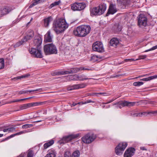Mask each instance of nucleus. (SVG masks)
<instances>
[{
  "mask_svg": "<svg viewBox=\"0 0 157 157\" xmlns=\"http://www.w3.org/2000/svg\"><path fill=\"white\" fill-rule=\"evenodd\" d=\"M68 27V25L63 19H58L53 23V30L57 33L63 32Z\"/></svg>",
  "mask_w": 157,
  "mask_h": 157,
  "instance_id": "f257e3e1",
  "label": "nucleus"
},
{
  "mask_svg": "<svg viewBox=\"0 0 157 157\" xmlns=\"http://www.w3.org/2000/svg\"><path fill=\"white\" fill-rule=\"evenodd\" d=\"M88 25H82L77 27L73 31V33L75 36L79 37H83L88 33Z\"/></svg>",
  "mask_w": 157,
  "mask_h": 157,
  "instance_id": "f03ea898",
  "label": "nucleus"
},
{
  "mask_svg": "<svg viewBox=\"0 0 157 157\" xmlns=\"http://www.w3.org/2000/svg\"><path fill=\"white\" fill-rule=\"evenodd\" d=\"M106 6L105 4H102L98 7L90 9V14L92 16L100 15L103 14L105 11Z\"/></svg>",
  "mask_w": 157,
  "mask_h": 157,
  "instance_id": "7ed1b4c3",
  "label": "nucleus"
},
{
  "mask_svg": "<svg viewBox=\"0 0 157 157\" xmlns=\"http://www.w3.org/2000/svg\"><path fill=\"white\" fill-rule=\"evenodd\" d=\"M44 52L46 55H49L57 53V49L53 44H46L44 47Z\"/></svg>",
  "mask_w": 157,
  "mask_h": 157,
  "instance_id": "20e7f679",
  "label": "nucleus"
},
{
  "mask_svg": "<svg viewBox=\"0 0 157 157\" xmlns=\"http://www.w3.org/2000/svg\"><path fill=\"white\" fill-rule=\"evenodd\" d=\"M93 51L99 53H102L104 52V48L102 42L97 41L94 42L92 46Z\"/></svg>",
  "mask_w": 157,
  "mask_h": 157,
  "instance_id": "39448f33",
  "label": "nucleus"
},
{
  "mask_svg": "<svg viewBox=\"0 0 157 157\" xmlns=\"http://www.w3.org/2000/svg\"><path fill=\"white\" fill-rule=\"evenodd\" d=\"M86 5L84 2H75L71 5V8L73 11H81L83 10Z\"/></svg>",
  "mask_w": 157,
  "mask_h": 157,
  "instance_id": "423d86ee",
  "label": "nucleus"
},
{
  "mask_svg": "<svg viewBox=\"0 0 157 157\" xmlns=\"http://www.w3.org/2000/svg\"><path fill=\"white\" fill-rule=\"evenodd\" d=\"M30 53L34 57L42 58L43 56L41 52V48H32L31 50H29Z\"/></svg>",
  "mask_w": 157,
  "mask_h": 157,
  "instance_id": "0eeeda50",
  "label": "nucleus"
},
{
  "mask_svg": "<svg viewBox=\"0 0 157 157\" xmlns=\"http://www.w3.org/2000/svg\"><path fill=\"white\" fill-rule=\"evenodd\" d=\"M147 19L143 14L140 15L138 17V25L141 27H145L147 24Z\"/></svg>",
  "mask_w": 157,
  "mask_h": 157,
  "instance_id": "6e6552de",
  "label": "nucleus"
},
{
  "mask_svg": "<svg viewBox=\"0 0 157 157\" xmlns=\"http://www.w3.org/2000/svg\"><path fill=\"white\" fill-rule=\"evenodd\" d=\"M127 145V144L126 142L120 143L115 148L116 154L118 155H121L122 152L125 149Z\"/></svg>",
  "mask_w": 157,
  "mask_h": 157,
  "instance_id": "1a4fd4ad",
  "label": "nucleus"
},
{
  "mask_svg": "<svg viewBox=\"0 0 157 157\" xmlns=\"http://www.w3.org/2000/svg\"><path fill=\"white\" fill-rule=\"evenodd\" d=\"M42 43V38L39 36H35L33 41L34 46H36V48H41V45Z\"/></svg>",
  "mask_w": 157,
  "mask_h": 157,
  "instance_id": "9d476101",
  "label": "nucleus"
},
{
  "mask_svg": "<svg viewBox=\"0 0 157 157\" xmlns=\"http://www.w3.org/2000/svg\"><path fill=\"white\" fill-rule=\"evenodd\" d=\"M117 11L116 5L115 4H111L109 5L108 12L106 14V16H108L110 14H113Z\"/></svg>",
  "mask_w": 157,
  "mask_h": 157,
  "instance_id": "9b49d317",
  "label": "nucleus"
},
{
  "mask_svg": "<svg viewBox=\"0 0 157 157\" xmlns=\"http://www.w3.org/2000/svg\"><path fill=\"white\" fill-rule=\"evenodd\" d=\"M78 136V135L77 134L75 135H71L65 136L63 138L62 140V142H61L60 143H64L68 142L71 141L73 139L77 137Z\"/></svg>",
  "mask_w": 157,
  "mask_h": 157,
  "instance_id": "f8f14e48",
  "label": "nucleus"
},
{
  "mask_svg": "<svg viewBox=\"0 0 157 157\" xmlns=\"http://www.w3.org/2000/svg\"><path fill=\"white\" fill-rule=\"evenodd\" d=\"M135 149L133 147L128 148L125 151L124 154V157H131L135 153Z\"/></svg>",
  "mask_w": 157,
  "mask_h": 157,
  "instance_id": "ddd939ff",
  "label": "nucleus"
},
{
  "mask_svg": "<svg viewBox=\"0 0 157 157\" xmlns=\"http://www.w3.org/2000/svg\"><path fill=\"white\" fill-rule=\"evenodd\" d=\"M136 103V102H128L126 101H120L119 108H121L125 106H133Z\"/></svg>",
  "mask_w": 157,
  "mask_h": 157,
  "instance_id": "4468645a",
  "label": "nucleus"
},
{
  "mask_svg": "<svg viewBox=\"0 0 157 157\" xmlns=\"http://www.w3.org/2000/svg\"><path fill=\"white\" fill-rule=\"evenodd\" d=\"M53 37V36L50 31L49 30L44 35V40L46 42H51L52 41Z\"/></svg>",
  "mask_w": 157,
  "mask_h": 157,
  "instance_id": "2eb2a0df",
  "label": "nucleus"
},
{
  "mask_svg": "<svg viewBox=\"0 0 157 157\" xmlns=\"http://www.w3.org/2000/svg\"><path fill=\"white\" fill-rule=\"evenodd\" d=\"M12 10L11 7H4L0 9L1 13L3 16L8 14Z\"/></svg>",
  "mask_w": 157,
  "mask_h": 157,
  "instance_id": "dca6fc26",
  "label": "nucleus"
},
{
  "mask_svg": "<svg viewBox=\"0 0 157 157\" xmlns=\"http://www.w3.org/2000/svg\"><path fill=\"white\" fill-rule=\"evenodd\" d=\"M45 102H35L26 104L27 109L44 104Z\"/></svg>",
  "mask_w": 157,
  "mask_h": 157,
  "instance_id": "f3484780",
  "label": "nucleus"
},
{
  "mask_svg": "<svg viewBox=\"0 0 157 157\" xmlns=\"http://www.w3.org/2000/svg\"><path fill=\"white\" fill-rule=\"evenodd\" d=\"M48 153L44 157H56V153L54 149L49 150L48 151Z\"/></svg>",
  "mask_w": 157,
  "mask_h": 157,
  "instance_id": "a211bd4d",
  "label": "nucleus"
},
{
  "mask_svg": "<svg viewBox=\"0 0 157 157\" xmlns=\"http://www.w3.org/2000/svg\"><path fill=\"white\" fill-rule=\"evenodd\" d=\"M118 40L115 38L112 39L110 41V44L111 46L116 47L119 43Z\"/></svg>",
  "mask_w": 157,
  "mask_h": 157,
  "instance_id": "6ab92c4d",
  "label": "nucleus"
},
{
  "mask_svg": "<svg viewBox=\"0 0 157 157\" xmlns=\"http://www.w3.org/2000/svg\"><path fill=\"white\" fill-rule=\"evenodd\" d=\"M68 74L67 71H55L52 73L53 76Z\"/></svg>",
  "mask_w": 157,
  "mask_h": 157,
  "instance_id": "aec40b11",
  "label": "nucleus"
},
{
  "mask_svg": "<svg viewBox=\"0 0 157 157\" xmlns=\"http://www.w3.org/2000/svg\"><path fill=\"white\" fill-rule=\"evenodd\" d=\"M54 141L53 140H52L50 141L46 142L44 144L43 148V150H44L47 149V148L52 145L54 144Z\"/></svg>",
  "mask_w": 157,
  "mask_h": 157,
  "instance_id": "412c9836",
  "label": "nucleus"
},
{
  "mask_svg": "<svg viewBox=\"0 0 157 157\" xmlns=\"http://www.w3.org/2000/svg\"><path fill=\"white\" fill-rule=\"evenodd\" d=\"M146 112H144L143 113H136L135 111H132L129 113V115L132 116L133 117H141L142 115H145L146 113Z\"/></svg>",
  "mask_w": 157,
  "mask_h": 157,
  "instance_id": "4be33fe9",
  "label": "nucleus"
},
{
  "mask_svg": "<svg viewBox=\"0 0 157 157\" xmlns=\"http://www.w3.org/2000/svg\"><path fill=\"white\" fill-rule=\"evenodd\" d=\"M52 20V18L51 16L46 18L44 19V27H48L50 22Z\"/></svg>",
  "mask_w": 157,
  "mask_h": 157,
  "instance_id": "5701e85b",
  "label": "nucleus"
},
{
  "mask_svg": "<svg viewBox=\"0 0 157 157\" xmlns=\"http://www.w3.org/2000/svg\"><path fill=\"white\" fill-rule=\"evenodd\" d=\"M82 87L79 84L74 85L70 86L67 88V90L68 91H71L75 89H77L82 88Z\"/></svg>",
  "mask_w": 157,
  "mask_h": 157,
  "instance_id": "b1692460",
  "label": "nucleus"
},
{
  "mask_svg": "<svg viewBox=\"0 0 157 157\" xmlns=\"http://www.w3.org/2000/svg\"><path fill=\"white\" fill-rule=\"evenodd\" d=\"M80 71V68L77 67L72 68L70 70L67 71L68 74L75 73Z\"/></svg>",
  "mask_w": 157,
  "mask_h": 157,
  "instance_id": "393cba45",
  "label": "nucleus"
},
{
  "mask_svg": "<svg viewBox=\"0 0 157 157\" xmlns=\"http://www.w3.org/2000/svg\"><path fill=\"white\" fill-rule=\"evenodd\" d=\"M34 36L33 31L31 30H28L26 33V36L29 38V40L31 39Z\"/></svg>",
  "mask_w": 157,
  "mask_h": 157,
  "instance_id": "a878e982",
  "label": "nucleus"
},
{
  "mask_svg": "<svg viewBox=\"0 0 157 157\" xmlns=\"http://www.w3.org/2000/svg\"><path fill=\"white\" fill-rule=\"evenodd\" d=\"M96 137V135L94 133L89 134V144L94 141Z\"/></svg>",
  "mask_w": 157,
  "mask_h": 157,
  "instance_id": "bb28decb",
  "label": "nucleus"
},
{
  "mask_svg": "<svg viewBox=\"0 0 157 157\" xmlns=\"http://www.w3.org/2000/svg\"><path fill=\"white\" fill-rule=\"evenodd\" d=\"M35 2L31 4L29 6V8H31L41 2L46 1V0H34Z\"/></svg>",
  "mask_w": 157,
  "mask_h": 157,
  "instance_id": "cd10ccee",
  "label": "nucleus"
},
{
  "mask_svg": "<svg viewBox=\"0 0 157 157\" xmlns=\"http://www.w3.org/2000/svg\"><path fill=\"white\" fill-rule=\"evenodd\" d=\"M34 97L33 96V97H29V98H23V99H17V100H15L11 101H9L8 102V103L10 104V103H13V102H19V101H22L25 100L27 99H30L31 98H33Z\"/></svg>",
  "mask_w": 157,
  "mask_h": 157,
  "instance_id": "c85d7f7f",
  "label": "nucleus"
},
{
  "mask_svg": "<svg viewBox=\"0 0 157 157\" xmlns=\"http://www.w3.org/2000/svg\"><path fill=\"white\" fill-rule=\"evenodd\" d=\"M157 78V75H155L151 76H150L148 78H144L140 79V80L143 81H148L150 80H152L154 78Z\"/></svg>",
  "mask_w": 157,
  "mask_h": 157,
  "instance_id": "c756f323",
  "label": "nucleus"
},
{
  "mask_svg": "<svg viewBox=\"0 0 157 157\" xmlns=\"http://www.w3.org/2000/svg\"><path fill=\"white\" fill-rule=\"evenodd\" d=\"M98 57L95 55H91L90 59V61L92 62H94L98 60Z\"/></svg>",
  "mask_w": 157,
  "mask_h": 157,
  "instance_id": "7c9ffc66",
  "label": "nucleus"
},
{
  "mask_svg": "<svg viewBox=\"0 0 157 157\" xmlns=\"http://www.w3.org/2000/svg\"><path fill=\"white\" fill-rule=\"evenodd\" d=\"M60 3V1H56L53 2L48 7V8L49 9H51L53 7L58 5Z\"/></svg>",
  "mask_w": 157,
  "mask_h": 157,
  "instance_id": "2f4dec72",
  "label": "nucleus"
},
{
  "mask_svg": "<svg viewBox=\"0 0 157 157\" xmlns=\"http://www.w3.org/2000/svg\"><path fill=\"white\" fill-rule=\"evenodd\" d=\"M114 29H115L116 32L117 33L120 32L122 29L121 26L117 24L114 26Z\"/></svg>",
  "mask_w": 157,
  "mask_h": 157,
  "instance_id": "473e14b6",
  "label": "nucleus"
},
{
  "mask_svg": "<svg viewBox=\"0 0 157 157\" xmlns=\"http://www.w3.org/2000/svg\"><path fill=\"white\" fill-rule=\"evenodd\" d=\"M34 152L31 150L29 149L27 151V157H33L34 155Z\"/></svg>",
  "mask_w": 157,
  "mask_h": 157,
  "instance_id": "72a5a7b5",
  "label": "nucleus"
},
{
  "mask_svg": "<svg viewBox=\"0 0 157 157\" xmlns=\"http://www.w3.org/2000/svg\"><path fill=\"white\" fill-rule=\"evenodd\" d=\"M82 140L85 143H88V135L87 134L82 138Z\"/></svg>",
  "mask_w": 157,
  "mask_h": 157,
  "instance_id": "f704fd0d",
  "label": "nucleus"
},
{
  "mask_svg": "<svg viewBox=\"0 0 157 157\" xmlns=\"http://www.w3.org/2000/svg\"><path fill=\"white\" fill-rule=\"evenodd\" d=\"M79 155L80 152L78 151L77 150L73 152L71 157H79Z\"/></svg>",
  "mask_w": 157,
  "mask_h": 157,
  "instance_id": "c9c22d12",
  "label": "nucleus"
},
{
  "mask_svg": "<svg viewBox=\"0 0 157 157\" xmlns=\"http://www.w3.org/2000/svg\"><path fill=\"white\" fill-rule=\"evenodd\" d=\"M87 78H86L85 76L83 75H78V80H82L84 79H87Z\"/></svg>",
  "mask_w": 157,
  "mask_h": 157,
  "instance_id": "e433bc0d",
  "label": "nucleus"
},
{
  "mask_svg": "<svg viewBox=\"0 0 157 157\" xmlns=\"http://www.w3.org/2000/svg\"><path fill=\"white\" fill-rule=\"evenodd\" d=\"M4 67V62L3 59H0V69H2Z\"/></svg>",
  "mask_w": 157,
  "mask_h": 157,
  "instance_id": "4c0bfd02",
  "label": "nucleus"
},
{
  "mask_svg": "<svg viewBox=\"0 0 157 157\" xmlns=\"http://www.w3.org/2000/svg\"><path fill=\"white\" fill-rule=\"evenodd\" d=\"M97 94H104V95H109L110 94H108L107 95H106V93H89V96L90 95H96Z\"/></svg>",
  "mask_w": 157,
  "mask_h": 157,
  "instance_id": "58836bf2",
  "label": "nucleus"
},
{
  "mask_svg": "<svg viewBox=\"0 0 157 157\" xmlns=\"http://www.w3.org/2000/svg\"><path fill=\"white\" fill-rule=\"evenodd\" d=\"M33 125L32 124H26L24 125H23L22 126V128H31L33 126Z\"/></svg>",
  "mask_w": 157,
  "mask_h": 157,
  "instance_id": "ea45409f",
  "label": "nucleus"
},
{
  "mask_svg": "<svg viewBox=\"0 0 157 157\" xmlns=\"http://www.w3.org/2000/svg\"><path fill=\"white\" fill-rule=\"evenodd\" d=\"M143 82H134L133 85L135 86H140L143 84Z\"/></svg>",
  "mask_w": 157,
  "mask_h": 157,
  "instance_id": "a19ab883",
  "label": "nucleus"
},
{
  "mask_svg": "<svg viewBox=\"0 0 157 157\" xmlns=\"http://www.w3.org/2000/svg\"><path fill=\"white\" fill-rule=\"evenodd\" d=\"M64 77H67V80H74L73 75H69L67 76H64Z\"/></svg>",
  "mask_w": 157,
  "mask_h": 157,
  "instance_id": "79ce46f5",
  "label": "nucleus"
},
{
  "mask_svg": "<svg viewBox=\"0 0 157 157\" xmlns=\"http://www.w3.org/2000/svg\"><path fill=\"white\" fill-rule=\"evenodd\" d=\"M27 93L28 92H34L35 91H39V92H41L42 91V89L41 88H39L37 89H36L33 90H27Z\"/></svg>",
  "mask_w": 157,
  "mask_h": 157,
  "instance_id": "37998d69",
  "label": "nucleus"
},
{
  "mask_svg": "<svg viewBox=\"0 0 157 157\" xmlns=\"http://www.w3.org/2000/svg\"><path fill=\"white\" fill-rule=\"evenodd\" d=\"M23 44H22V42H21V41H19L17 42L16 44L15 45H13V46L14 48H16L17 47H18L19 46L22 45Z\"/></svg>",
  "mask_w": 157,
  "mask_h": 157,
  "instance_id": "c03bdc74",
  "label": "nucleus"
},
{
  "mask_svg": "<svg viewBox=\"0 0 157 157\" xmlns=\"http://www.w3.org/2000/svg\"><path fill=\"white\" fill-rule=\"evenodd\" d=\"M29 40H30L29 38H28L26 36L22 39L21 41V42H22V44H23L25 42Z\"/></svg>",
  "mask_w": 157,
  "mask_h": 157,
  "instance_id": "a18cd8bd",
  "label": "nucleus"
},
{
  "mask_svg": "<svg viewBox=\"0 0 157 157\" xmlns=\"http://www.w3.org/2000/svg\"><path fill=\"white\" fill-rule=\"evenodd\" d=\"M88 103V101H86V102H78V103H73V104L71 105V107H72L73 106H75V105H76L77 104H85Z\"/></svg>",
  "mask_w": 157,
  "mask_h": 157,
  "instance_id": "49530a36",
  "label": "nucleus"
},
{
  "mask_svg": "<svg viewBox=\"0 0 157 157\" xmlns=\"http://www.w3.org/2000/svg\"><path fill=\"white\" fill-rule=\"evenodd\" d=\"M19 108L20 110H23L27 109L26 104L21 105L20 106Z\"/></svg>",
  "mask_w": 157,
  "mask_h": 157,
  "instance_id": "de8ad7c7",
  "label": "nucleus"
},
{
  "mask_svg": "<svg viewBox=\"0 0 157 157\" xmlns=\"http://www.w3.org/2000/svg\"><path fill=\"white\" fill-rule=\"evenodd\" d=\"M157 48V45L155 46H153L150 49L145 50V52H148V51H150L153 50H155Z\"/></svg>",
  "mask_w": 157,
  "mask_h": 157,
  "instance_id": "09e8293b",
  "label": "nucleus"
},
{
  "mask_svg": "<svg viewBox=\"0 0 157 157\" xmlns=\"http://www.w3.org/2000/svg\"><path fill=\"white\" fill-rule=\"evenodd\" d=\"M30 76V75L29 74H26L25 75H21L20 77H19V78H26L27 77H28L29 76Z\"/></svg>",
  "mask_w": 157,
  "mask_h": 157,
  "instance_id": "8fccbe9b",
  "label": "nucleus"
},
{
  "mask_svg": "<svg viewBox=\"0 0 157 157\" xmlns=\"http://www.w3.org/2000/svg\"><path fill=\"white\" fill-rule=\"evenodd\" d=\"M27 91H27V90H21L19 92L18 94L19 95H21L22 94H27Z\"/></svg>",
  "mask_w": 157,
  "mask_h": 157,
  "instance_id": "3c124183",
  "label": "nucleus"
},
{
  "mask_svg": "<svg viewBox=\"0 0 157 157\" xmlns=\"http://www.w3.org/2000/svg\"><path fill=\"white\" fill-rule=\"evenodd\" d=\"M8 132H12L14 131H15V128L13 127H11L9 128H8Z\"/></svg>",
  "mask_w": 157,
  "mask_h": 157,
  "instance_id": "603ef678",
  "label": "nucleus"
},
{
  "mask_svg": "<svg viewBox=\"0 0 157 157\" xmlns=\"http://www.w3.org/2000/svg\"><path fill=\"white\" fill-rule=\"evenodd\" d=\"M146 57L147 56L146 55H140L139 56V59H136V60H138L139 59H143L146 58Z\"/></svg>",
  "mask_w": 157,
  "mask_h": 157,
  "instance_id": "864d4df0",
  "label": "nucleus"
},
{
  "mask_svg": "<svg viewBox=\"0 0 157 157\" xmlns=\"http://www.w3.org/2000/svg\"><path fill=\"white\" fill-rule=\"evenodd\" d=\"M26 132V131H21L20 132H17V133H16L15 134H15V136H17V135H20L22 134L23 133H24L25 132Z\"/></svg>",
  "mask_w": 157,
  "mask_h": 157,
  "instance_id": "5fc2aeb1",
  "label": "nucleus"
},
{
  "mask_svg": "<svg viewBox=\"0 0 157 157\" xmlns=\"http://www.w3.org/2000/svg\"><path fill=\"white\" fill-rule=\"evenodd\" d=\"M26 132V131H21L20 132H17V133H16L15 134H15V136H17V135H20L22 134L23 133H24L25 132Z\"/></svg>",
  "mask_w": 157,
  "mask_h": 157,
  "instance_id": "6e6d98bb",
  "label": "nucleus"
},
{
  "mask_svg": "<svg viewBox=\"0 0 157 157\" xmlns=\"http://www.w3.org/2000/svg\"><path fill=\"white\" fill-rule=\"evenodd\" d=\"M125 62H132L133 61H135L136 60H135L134 59H126L124 60Z\"/></svg>",
  "mask_w": 157,
  "mask_h": 157,
  "instance_id": "4d7b16f0",
  "label": "nucleus"
},
{
  "mask_svg": "<svg viewBox=\"0 0 157 157\" xmlns=\"http://www.w3.org/2000/svg\"><path fill=\"white\" fill-rule=\"evenodd\" d=\"M26 153H21L20 155L18 156V157H26Z\"/></svg>",
  "mask_w": 157,
  "mask_h": 157,
  "instance_id": "13d9d810",
  "label": "nucleus"
},
{
  "mask_svg": "<svg viewBox=\"0 0 157 157\" xmlns=\"http://www.w3.org/2000/svg\"><path fill=\"white\" fill-rule=\"evenodd\" d=\"M15 136V134H12V135H11L10 136H8V137H7L6 139H5V140H6L8 139H9V138L13 137L14 136Z\"/></svg>",
  "mask_w": 157,
  "mask_h": 157,
  "instance_id": "bf43d9fd",
  "label": "nucleus"
},
{
  "mask_svg": "<svg viewBox=\"0 0 157 157\" xmlns=\"http://www.w3.org/2000/svg\"><path fill=\"white\" fill-rule=\"evenodd\" d=\"M73 77L74 78V80H78V75H73Z\"/></svg>",
  "mask_w": 157,
  "mask_h": 157,
  "instance_id": "052dcab7",
  "label": "nucleus"
},
{
  "mask_svg": "<svg viewBox=\"0 0 157 157\" xmlns=\"http://www.w3.org/2000/svg\"><path fill=\"white\" fill-rule=\"evenodd\" d=\"M79 68H80V71H81L82 70H88V69L87 68H86V67H79Z\"/></svg>",
  "mask_w": 157,
  "mask_h": 157,
  "instance_id": "680f3d73",
  "label": "nucleus"
},
{
  "mask_svg": "<svg viewBox=\"0 0 157 157\" xmlns=\"http://www.w3.org/2000/svg\"><path fill=\"white\" fill-rule=\"evenodd\" d=\"M147 114H155V111H151L147 113Z\"/></svg>",
  "mask_w": 157,
  "mask_h": 157,
  "instance_id": "e2e57ef3",
  "label": "nucleus"
},
{
  "mask_svg": "<svg viewBox=\"0 0 157 157\" xmlns=\"http://www.w3.org/2000/svg\"><path fill=\"white\" fill-rule=\"evenodd\" d=\"M18 22V20H16L13 21L12 22V24H13V25L12 26H13V25H14L15 24H16Z\"/></svg>",
  "mask_w": 157,
  "mask_h": 157,
  "instance_id": "0e129e2a",
  "label": "nucleus"
},
{
  "mask_svg": "<svg viewBox=\"0 0 157 157\" xmlns=\"http://www.w3.org/2000/svg\"><path fill=\"white\" fill-rule=\"evenodd\" d=\"M120 104V101L118 102H117L115 103H114V104H113V105H118V106L119 107Z\"/></svg>",
  "mask_w": 157,
  "mask_h": 157,
  "instance_id": "69168bd1",
  "label": "nucleus"
},
{
  "mask_svg": "<svg viewBox=\"0 0 157 157\" xmlns=\"http://www.w3.org/2000/svg\"><path fill=\"white\" fill-rule=\"evenodd\" d=\"M114 100H115V99H113L109 101L108 102H106V103L108 104V103H110L113 102V101Z\"/></svg>",
  "mask_w": 157,
  "mask_h": 157,
  "instance_id": "338daca9",
  "label": "nucleus"
},
{
  "mask_svg": "<svg viewBox=\"0 0 157 157\" xmlns=\"http://www.w3.org/2000/svg\"><path fill=\"white\" fill-rule=\"evenodd\" d=\"M121 75H115V76H112V77L113 78H114V77H119L120 76H121Z\"/></svg>",
  "mask_w": 157,
  "mask_h": 157,
  "instance_id": "774afa93",
  "label": "nucleus"
}]
</instances>
